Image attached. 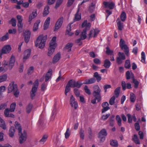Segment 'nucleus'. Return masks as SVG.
Wrapping results in <instances>:
<instances>
[{
    "mask_svg": "<svg viewBox=\"0 0 147 147\" xmlns=\"http://www.w3.org/2000/svg\"><path fill=\"white\" fill-rule=\"evenodd\" d=\"M47 39V36L41 35L39 36L35 42V46L36 47L38 46L39 48L42 49L45 46Z\"/></svg>",
    "mask_w": 147,
    "mask_h": 147,
    "instance_id": "1",
    "label": "nucleus"
},
{
    "mask_svg": "<svg viewBox=\"0 0 147 147\" xmlns=\"http://www.w3.org/2000/svg\"><path fill=\"white\" fill-rule=\"evenodd\" d=\"M56 37L54 36L51 41L48 53V55L49 56H50L53 55L55 51V49L57 46V43L56 42Z\"/></svg>",
    "mask_w": 147,
    "mask_h": 147,
    "instance_id": "2",
    "label": "nucleus"
},
{
    "mask_svg": "<svg viewBox=\"0 0 147 147\" xmlns=\"http://www.w3.org/2000/svg\"><path fill=\"white\" fill-rule=\"evenodd\" d=\"M87 20H85L82 23V27L83 28L85 27V28L83 30V32L82 33L81 38L82 40H84L87 37L86 31L89 29L90 26L91 24L90 23H87Z\"/></svg>",
    "mask_w": 147,
    "mask_h": 147,
    "instance_id": "3",
    "label": "nucleus"
},
{
    "mask_svg": "<svg viewBox=\"0 0 147 147\" xmlns=\"http://www.w3.org/2000/svg\"><path fill=\"white\" fill-rule=\"evenodd\" d=\"M94 90L92 93L93 96L97 100L98 102H99L101 99V90L98 85L94 86Z\"/></svg>",
    "mask_w": 147,
    "mask_h": 147,
    "instance_id": "4",
    "label": "nucleus"
},
{
    "mask_svg": "<svg viewBox=\"0 0 147 147\" xmlns=\"http://www.w3.org/2000/svg\"><path fill=\"white\" fill-rule=\"evenodd\" d=\"M19 135L20 136L19 140L20 143L22 144L25 142L27 138V134L26 132L24 131L22 132L19 133Z\"/></svg>",
    "mask_w": 147,
    "mask_h": 147,
    "instance_id": "5",
    "label": "nucleus"
},
{
    "mask_svg": "<svg viewBox=\"0 0 147 147\" xmlns=\"http://www.w3.org/2000/svg\"><path fill=\"white\" fill-rule=\"evenodd\" d=\"M17 85L14 84V82H12L9 84L8 87V93H10L12 91H14L17 88Z\"/></svg>",
    "mask_w": 147,
    "mask_h": 147,
    "instance_id": "6",
    "label": "nucleus"
},
{
    "mask_svg": "<svg viewBox=\"0 0 147 147\" xmlns=\"http://www.w3.org/2000/svg\"><path fill=\"white\" fill-rule=\"evenodd\" d=\"M63 17H61L57 21L55 25L54 31H57L61 27L63 23Z\"/></svg>",
    "mask_w": 147,
    "mask_h": 147,
    "instance_id": "7",
    "label": "nucleus"
},
{
    "mask_svg": "<svg viewBox=\"0 0 147 147\" xmlns=\"http://www.w3.org/2000/svg\"><path fill=\"white\" fill-rule=\"evenodd\" d=\"M70 103L71 107H74L75 109H76L78 107V105L76 101L75 100V98L72 95L70 98Z\"/></svg>",
    "mask_w": 147,
    "mask_h": 147,
    "instance_id": "8",
    "label": "nucleus"
},
{
    "mask_svg": "<svg viewBox=\"0 0 147 147\" xmlns=\"http://www.w3.org/2000/svg\"><path fill=\"white\" fill-rule=\"evenodd\" d=\"M11 47L9 45L4 46L2 49L1 51V55L3 54L9 53L11 50Z\"/></svg>",
    "mask_w": 147,
    "mask_h": 147,
    "instance_id": "9",
    "label": "nucleus"
},
{
    "mask_svg": "<svg viewBox=\"0 0 147 147\" xmlns=\"http://www.w3.org/2000/svg\"><path fill=\"white\" fill-rule=\"evenodd\" d=\"M99 31L97 29H93L90 30L89 34V38L92 37H96L99 33Z\"/></svg>",
    "mask_w": 147,
    "mask_h": 147,
    "instance_id": "10",
    "label": "nucleus"
},
{
    "mask_svg": "<svg viewBox=\"0 0 147 147\" xmlns=\"http://www.w3.org/2000/svg\"><path fill=\"white\" fill-rule=\"evenodd\" d=\"M102 106L103 108L101 111L102 113H105L110 109L109 104L107 102H103L102 104Z\"/></svg>",
    "mask_w": 147,
    "mask_h": 147,
    "instance_id": "11",
    "label": "nucleus"
},
{
    "mask_svg": "<svg viewBox=\"0 0 147 147\" xmlns=\"http://www.w3.org/2000/svg\"><path fill=\"white\" fill-rule=\"evenodd\" d=\"M22 16L18 15L17 16V18L18 21L17 26L18 27V30L21 29L23 27V24L22 23Z\"/></svg>",
    "mask_w": 147,
    "mask_h": 147,
    "instance_id": "12",
    "label": "nucleus"
},
{
    "mask_svg": "<svg viewBox=\"0 0 147 147\" xmlns=\"http://www.w3.org/2000/svg\"><path fill=\"white\" fill-rule=\"evenodd\" d=\"M31 50L29 49L26 50L24 52V55L23 58L24 61H25L30 56L31 54Z\"/></svg>",
    "mask_w": 147,
    "mask_h": 147,
    "instance_id": "13",
    "label": "nucleus"
},
{
    "mask_svg": "<svg viewBox=\"0 0 147 147\" xmlns=\"http://www.w3.org/2000/svg\"><path fill=\"white\" fill-rule=\"evenodd\" d=\"M15 61V58L14 56L12 55L10 59L8 65L9 68L10 70L11 69L14 65Z\"/></svg>",
    "mask_w": 147,
    "mask_h": 147,
    "instance_id": "14",
    "label": "nucleus"
},
{
    "mask_svg": "<svg viewBox=\"0 0 147 147\" xmlns=\"http://www.w3.org/2000/svg\"><path fill=\"white\" fill-rule=\"evenodd\" d=\"M104 5L110 9H112L114 8L115 5V3L113 2H105L103 3Z\"/></svg>",
    "mask_w": 147,
    "mask_h": 147,
    "instance_id": "15",
    "label": "nucleus"
},
{
    "mask_svg": "<svg viewBox=\"0 0 147 147\" xmlns=\"http://www.w3.org/2000/svg\"><path fill=\"white\" fill-rule=\"evenodd\" d=\"M117 25L119 30H121L123 28V23L121 22L119 18H118L116 20Z\"/></svg>",
    "mask_w": 147,
    "mask_h": 147,
    "instance_id": "16",
    "label": "nucleus"
},
{
    "mask_svg": "<svg viewBox=\"0 0 147 147\" xmlns=\"http://www.w3.org/2000/svg\"><path fill=\"white\" fill-rule=\"evenodd\" d=\"M10 110L8 108L6 109L4 111V114L5 117H14V116L13 114H9Z\"/></svg>",
    "mask_w": 147,
    "mask_h": 147,
    "instance_id": "17",
    "label": "nucleus"
},
{
    "mask_svg": "<svg viewBox=\"0 0 147 147\" xmlns=\"http://www.w3.org/2000/svg\"><path fill=\"white\" fill-rule=\"evenodd\" d=\"M52 74V70L51 69H50L46 74L45 80V82L47 81L51 78Z\"/></svg>",
    "mask_w": 147,
    "mask_h": 147,
    "instance_id": "18",
    "label": "nucleus"
},
{
    "mask_svg": "<svg viewBox=\"0 0 147 147\" xmlns=\"http://www.w3.org/2000/svg\"><path fill=\"white\" fill-rule=\"evenodd\" d=\"M61 58V54L59 53H57L54 57L53 60V63H55L57 62Z\"/></svg>",
    "mask_w": 147,
    "mask_h": 147,
    "instance_id": "19",
    "label": "nucleus"
},
{
    "mask_svg": "<svg viewBox=\"0 0 147 147\" xmlns=\"http://www.w3.org/2000/svg\"><path fill=\"white\" fill-rule=\"evenodd\" d=\"M121 48L122 50H123L126 55L128 56L129 55V49L127 45H125V46L121 47Z\"/></svg>",
    "mask_w": 147,
    "mask_h": 147,
    "instance_id": "20",
    "label": "nucleus"
},
{
    "mask_svg": "<svg viewBox=\"0 0 147 147\" xmlns=\"http://www.w3.org/2000/svg\"><path fill=\"white\" fill-rule=\"evenodd\" d=\"M0 127L4 130H5L7 129V127L5 121L0 117Z\"/></svg>",
    "mask_w": 147,
    "mask_h": 147,
    "instance_id": "21",
    "label": "nucleus"
},
{
    "mask_svg": "<svg viewBox=\"0 0 147 147\" xmlns=\"http://www.w3.org/2000/svg\"><path fill=\"white\" fill-rule=\"evenodd\" d=\"M40 22V20H37L36 22L34 23L33 28V30L34 32L36 31L38 28L39 24Z\"/></svg>",
    "mask_w": 147,
    "mask_h": 147,
    "instance_id": "22",
    "label": "nucleus"
},
{
    "mask_svg": "<svg viewBox=\"0 0 147 147\" xmlns=\"http://www.w3.org/2000/svg\"><path fill=\"white\" fill-rule=\"evenodd\" d=\"M107 135V134L105 129H102L99 133L98 137L102 138V137H105Z\"/></svg>",
    "mask_w": 147,
    "mask_h": 147,
    "instance_id": "23",
    "label": "nucleus"
},
{
    "mask_svg": "<svg viewBox=\"0 0 147 147\" xmlns=\"http://www.w3.org/2000/svg\"><path fill=\"white\" fill-rule=\"evenodd\" d=\"M96 81V80L94 78H92L87 79L83 83L85 84H90L94 83Z\"/></svg>",
    "mask_w": 147,
    "mask_h": 147,
    "instance_id": "24",
    "label": "nucleus"
},
{
    "mask_svg": "<svg viewBox=\"0 0 147 147\" xmlns=\"http://www.w3.org/2000/svg\"><path fill=\"white\" fill-rule=\"evenodd\" d=\"M72 46L73 44L72 43H68L67 44L64 48L65 51L68 52L71 51Z\"/></svg>",
    "mask_w": 147,
    "mask_h": 147,
    "instance_id": "25",
    "label": "nucleus"
},
{
    "mask_svg": "<svg viewBox=\"0 0 147 147\" xmlns=\"http://www.w3.org/2000/svg\"><path fill=\"white\" fill-rule=\"evenodd\" d=\"M111 65V62L109 59H107L105 60L103 65L105 68H109Z\"/></svg>",
    "mask_w": 147,
    "mask_h": 147,
    "instance_id": "26",
    "label": "nucleus"
},
{
    "mask_svg": "<svg viewBox=\"0 0 147 147\" xmlns=\"http://www.w3.org/2000/svg\"><path fill=\"white\" fill-rule=\"evenodd\" d=\"M131 75L133 76V77H131V79L133 80V82L134 84V87L135 88H137L138 86L139 83L136 80L134 79L133 74L132 73Z\"/></svg>",
    "mask_w": 147,
    "mask_h": 147,
    "instance_id": "27",
    "label": "nucleus"
},
{
    "mask_svg": "<svg viewBox=\"0 0 147 147\" xmlns=\"http://www.w3.org/2000/svg\"><path fill=\"white\" fill-rule=\"evenodd\" d=\"M15 129L13 127H11L9 130V135L11 137H13L14 136Z\"/></svg>",
    "mask_w": 147,
    "mask_h": 147,
    "instance_id": "28",
    "label": "nucleus"
},
{
    "mask_svg": "<svg viewBox=\"0 0 147 147\" xmlns=\"http://www.w3.org/2000/svg\"><path fill=\"white\" fill-rule=\"evenodd\" d=\"M37 16L36 11L33 12L32 14H30L29 16V22H30L32 20L36 17Z\"/></svg>",
    "mask_w": 147,
    "mask_h": 147,
    "instance_id": "29",
    "label": "nucleus"
},
{
    "mask_svg": "<svg viewBox=\"0 0 147 147\" xmlns=\"http://www.w3.org/2000/svg\"><path fill=\"white\" fill-rule=\"evenodd\" d=\"M49 7L48 5H47L44 8V11L43 12V16L45 17L49 13Z\"/></svg>",
    "mask_w": 147,
    "mask_h": 147,
    "instance_id": "30",
    "label": "nucleus"
},
{
    "mask_svg": "<svg viewBox=\"0 0 147 147\" xmlns=\"http://www.w3.org/2000/svg\"><path fill=\"white\" fill-rule=\"evenodd\" d=\"M79 9H78L75 15L74 20V21H77L80 20L81 19V16L80 14L78 13Z\"/></svg>",
    "mask_w": 147,
    "mask_h": 147,
    "instance_id": "31",
    "label": "nucleus"
},
{
    "mask_svg": "<svg viewBox=\"0 0 147 147\" xmlns=\"http://www.w3.org/2000/svg\"><path fill=\"white\" fill-rule=\"evenodd\" d=\"M120 17L122 21L123 22L125 21L126 18V15L124 11H122L121 12Z\"/></svg>",
    "mask_w": 147,
    "mask_h": 147,
    "instance_id": "32",
    "label": "nucleus"
},
{
    "mask_svg": "<svg viewBox=\"0 0 147 147\" xmlns=\"http://www.w3.org/2000/svg\"><path fill=\"white\" fill-rule=\"evenodd\" d=\"M15 126L16 129H18L19 133L22 131V129L20 124L17 121L15 122Z\"/></svg>",
    "mask_w": 147,
    "mask_h": 147,
    "instance_id": "33",
    "label": "nucleus"
},
{
    "mask_svg": "<svg viewBox=\"0 0 147 147\" xmlns=\"http://www.w3.org/2000/svg\"><path fill=\"white\" fill-rule=\"evenodd\" d=\"M94 77L96 78L98 82H99L101 80V77L97 72H95L94 73Z\"/></svg>",
    "mask_w": 147,
    "mask_h": 147,
    "instance_id": "34",
    "label": "nucleus"
},
{
    "mask_svg": "<svg viewBox=\"0 0 147 147\" xmlns=\"http://www.w3.org/2000/svg\"><path fill=\"white\" fill-rule=\"evenodd\" d=\"M37 90L34 88H32L30 92V96L31 98L33 99L34 97L35 96L36 93V92Z\"/></svg>",
    "mask_w": 147,
    "mask_h": 147,
    "instance_id": "35",
    "label": "nucleus"
},
{
    "mask_svg": "<svg viewBox=\"0 0 147 147\" xmlns=\"http://www.w3.org/2000/svg\"><path fill=\"white\" fill-rule=\"evenodd\" d=\"M130 100L131 102H134L135 101L136 97L135 95L133 93H131L130 94Z\"/></svg>",
    "mask_w": 147,
    "mask_h": 147,
    "instance_id": "36",
    "label": "nucleus"
},
{
    "mask_svg": "<svg viewBox=\"0 0 147 147\" xmlns=\"http://www.w3.org/2000/svg\"><path fill=\"white\" fill-rule=\"evenodd\" d=\"M48 137V136L47 135H44L43 136L42 138L40 140L39 142L43 144L47 140Z\"/></svg>",
    "mask_w": 147,
    "mask_h": 147,
    "instance_id": "37",
    "label": "nucleus"
},
{
    "mask_svg": "<svg viewBox=\"0 0 147 147\" xmlns=\"http://www.w3.org/2000/svg\"><path fill=\"white\" fill-rule=\"evenodd\" d=\"M7 77V75L6 74H4L0 76V83L6 81Z\"/></svg>",
    "mask_w": 147,
    "mask_h": 147,
    "instance_id": "38",
    "label": "nucleus"
},
{
    "mask_svg": "<svg viewBox=\"0 0 147 147\" xmlns=\"http://www.w3.org/2000/svg\"><path fill=\"white\" fill-rule=\"evenodd\" d=\"M16 106V104L15 102L12 103L11 104L10 106V112H14Z\"/></svg>",
    "mask_w": 147,
    "mask_h": 147,
    "instance_id": "39",
    "label": "nucleus"
},
{
    "mask_svg": "<svg viewBox=\"0 0 147 147\" xmlns=\"http://www.w3.org/2000/svg\"><path fill=\"white\" fill-rule=\"evenodd\" d=\"M133 140L136 144H140L139 140L138 138V137L136 134H134V138H133Z\"/></svg>",
    "mask_w": 147,
    "mask_h": 147,
    "instance_id": "40",
    "label": "nucleus"
},
{
    "mask_svg": "<svg viewBox=\"0 0 147 147\" xmlns=\"http://www.w3.org/2000/svg\"><path fill=\"white\" fill-rule=\"evenodd\" d=\"M120 91V87H117L114 91L115 94L116 96V97L117 98L119 94Z\"/></svg>",
    "mask_w": 147,
    "mask_h": 147,
    "instance_id": "41",
    "label": "nucleus"
},
{
    "mask_svg": "<svg viewBox=\"0 0 147 147\" xmlns=\"http://www.w3.org/2000/svg\"><path fill=\"white\" fill-rule=\"evenodd\" d=\"M75 81L73 80H71L69 81L67 84L71 88H74Z\"/></svg>",
    "mask_w": 147,
    "mask_h": 147,
    "instance_id": "42",
    "label": "nucleus"
},
{
    "mask_svg": "<svg viewBox=\"0 0 147 147\" xmlns=\"http://www.w3.org/2000/svg\"><path fill=\"white\" fill-rule=\"evenodd\" d=\"M116 119L117 121V123L119 126L121 125V119L120 116L119 115H116Z\"/></svg>",
    "mask_w": 147,
    "mask_h": 147,
    "instance_id": "43",
    "label": "nucleus"
},
{
    "mask_svg": "<svg viewBox=\"0 0 147 147\" xmlns=\"http://www.w3.org/2000/svg\"><path fill=\"white\" fill-rule=\"evenodd\" d=\"M106 53L108 55H112L113 53V51L111 50L108 47H106Z\"/></svg>",
    "mask_w": 147,
    "mask_h": 147,
    "instance_id": "44",
    "label": "nucleus"
},
{
    "mask_svg": "<svg viewBox=\"0 0 147 147\" xmlns=\"http://www.w3.org/2000/svg\"><path fill=\"white\" fill-rule=\"evenodd\" d=\"M9 38V34L7 33L5 35L0 38V40L1 41H4L7 40Z\"/></svg>",
    "mask_w": 147,
    "mask_h": 147,
    "instance_id": "45",
    "label": "nucleus"
},
{
    "mask_svg": "<svg viewBox=\"0 0 147 147\" xmlns=\"http://www.w3.org/2000/svg\"><path fill=\"white\" fill-rule=\"evenodd\" d=\"M39 84L38 80H36L33 84L32 88H34L37 90Z\"/></svg>",
    "mask_w": 147,
    "mask_h": 147,
    "instance_id": "46",
    "label": "nucleus"
},
{
    "mask_svg": "<svg viewBox=\"0 0 147 147\" xmlns=\"http://www.w3.org/2000/svg\"><path fill=\"white\" fill-rule=\"evenodd\" d=\"M70 134V132L69 128L67 129L66 131L65 134V137L66 139L68 138Z\"/></svg>",
    "mask_w": 147,
    "mask_h": 147,
    "instance_id": "47",
    "label": "nucleus"
},
{
    "mask_svg": "<svg viewBox=\"0 0 147 147\" xmlns=\"http://www.w3.org/2000/svg\"><path fill=\"white\" fill-rule=\"evenodd\" d=\"M115 97L113 96L110 99L109 102L111 105H113L115 103Z\"/></svg>",
    "mask_w": 147,
    "mask_h": 147,
    "instance_id": "48",
    "label": "nucleus"
},
{
    "mask_svg": "<svg viewBox=\"0 0 147 147\" xmlns=\"http://www.w3.org/2000/svg\"><path fill=\"white\" fill-rule=\"evenodd\" d=\"M32 107V105L31 104H29L26 108L27 112L28 113H30L31 112Z\"/></svg>",
    "mask_w": 147,
    "mask_h": 147,
    "instance_id": "49",
    "label": "nucleus"
},
{
    "mask_svg": "<svg viewBox=\"0 0 147 147\" xmlns=\"http://www.w3.org/2000/svg\"><path fill=\"white\" fill-rule=\"evenodd\" d=\"M74 88L76 87L77 88H80L81 86L82 85V83H80L78 81L76 82L75 81Z\"/></svg>",
    "mask_w": 147,
    "mask_h": 147,
    "instance_id": "50",
    "label": "nucleus"
},
{
    "mask_svg": "<svg viewBox=\"0 0 147 147\" xmlns=\"http://www.w3.org/2000/svg\"><path fill=\"white\" fill-rule=\"evenodd\" d=\"M145 53L144 52H142L141 53V60L142 62L144 63L145 62Z\"/></svg>",
    "mask_w": 147,
    "mask_h": 147,
    "instance_id": "51",
    "label": "nucleus"
},
{
    "mask_svg": "<svg viewBox=\"0 0 147 147\" xmlns=\"http://www.w3.org/2000/svg\"><path fill=\"white\" fill-rule=\"evenodd\" d=\"M110 144L113 146H118V143L117 141L116 140H112L111 141Z\"/></svg>",
    "mask_w": 147,
    "mask_h": 147,
    "instance_id": "52",
    "label": "nucleus"
},
{
    "mask_svg": "<svg viewBox=\"0 0 147 147\" xmlns=\"http://www.w3.org/2000/svg\"><path fill=\"white\" fill-rule=\"evenodd\" d=\"M110 115V114L109 113L107 114L103 115L101 117V119L103 121L106 120Z\"/></svg>",
    "mask_w": 147,
    "mask_h": 147,
    "instance_id": "53",
    "label": "nucleus"
},
{
    "mask_svg": "<svg viewBox=\"0 0 147 147\" xmlns=\"http://www.w3.org/2000/svg\"><path fill=\"white\" fill-rule=\"evenodd\" d=\"M125 67L126 68L129 69L130 67V64L129 60H127L125 61Z\"/></svg>",
    "mask_w": 147,
    "mask_h": 147,
    "instance_id": "54",
    "label": "nucleus"
},
{
    "mask_svg": "<svg viewBox=\"0 0 147 147\" xmlns=\"http://www.w3.org/2000/svg\"><path fill=\"white\" fill-rule=\"evenodd\" d=\"M118 57L122 59L123 60L125 59V56L124 53L121 52H119L118 53Z\"/></svg>",
    "mask_w": 147,
    "mask_h": 147,
    "instance_id": "55",
    "label": "nucleus"
},
{
    "mask_svg": "<svg viewBox=\"0 0 147 147\" xmlns=\"http://www.w3.org/2000/svg\"><path fill=\"white\" fill-rule=\"evenodd\" d=\"M34 68L33 67L31 66L29 68L28 70L27 74L28 75L31 74L33 72Z\"/></svg>",
    "mask_w": 147,
    "mask_h": 147,
    "instance_id": "56",
    "label": "nucleus"
},
{
    "mask_svg": "<svg viewBox=\"0 0 147 147\" xmlns=\"http://www.w3.org/2000/svg\"><path fill=\"white\" fill-rule=\"evenodd\" d=\"M63 1V0H57L55 7V8H57V7H59L62 3Z\"/></svg>",
    "mask_w": 147,
    "mask_h": 147,
    "instance_id": "57",
    "label": "nucleus"
},
{
    "mask_svg": "<svg viewBox=\"0 0 147 147\" xmlns=\"http://www.w3.org/2000/svg\"><path fill=\"white\" fill-rule=\"evenodd\" d=\"M131 74L129 71H127L126 72V78L127 80H129L131 78V77H133V75H131Z\"/></svg>",
    "mask_w": 147,
    "mask_h": 147,
    "instance_id": "58",
    "label": "nucleus"
},
{
    "mask_svg": "<svg viewBox=\"0 0 147 147\" xmlns=\"http://www.w3.org/2000/svg\"><path fill=\"white\" fill-rule=\"evenodd\" d=\"M6 90V87L4 86H2L0 87V94L5 92Z\"/></svg>",
    "mask_w": 147,
    "mask_h": 147,
    "instance_id": "59",
    "label": "nucleus"
},
{
    "mask_svg": "<svg viewBox=\"0 0 147 147\" xmlns=\"http://www.w3.org/2000/svg\"><path fill=\"white\" fill-rule=\"evenodd\" d=\"M80 138L83 140L84 139V130L81 129L80 130Z\"/></svg>",
    "mask_w": 147,
    "mask_h": 147,
    "instance_id": "60",
    "label": "nucleus"
},
{
    "mask_svg": "<svg viewBox=\"0 0 147 147\" xmlns=\"http://www.w3.org/2000/svg\"><path fill=\"white\" fill-rule=\"evenodd\" d=\"M119 45L120 47L126 45L125 44V41L122 38L121 39L119 42Z\"/></svg>",
    "mask_w": 147,
    "mask_h": 147,
    "instance_id": "61",
    "label": "nucleus"
},
{
    "mask_svg": "<svg viewBox=\"0 0 147 147\" xmlns=\"http://www.w3.org/2000/svg\"><path fill=\"white\" fill-rule=\"evenodd\" d=\"M84 89L86 93L88 94L89 95L91 94V92L90 90L88 88L87 86H85L84 88Z\"/></svg>",
    "mask_w": 147,
    "mask_h": 147,
    "instance_id": "62",
    "label": "nucleus"
},
{
    "mask_svg": "<svg viewBox=\"0 0 147 147\" xmlns=\"http://www.w3.org/2000/svg\"><path fill=\"white\" fill-rule=\"evenodd\" d=\"M134 127L136 131H138L140 130V127L138 123H136L134 124Z\"/></svg>",
    "mask_w": 147,
    "mask_h": 147,
    "instance_id": "63",
    "label": "nucleus"
},
{
    "mask_svg": "<svg viewBox=\"0 0 147 147\" xmlns=\"http://www.w3.org/2000/svg\"><path fill=\"white\" fill-rule=\"evenodd\" d=\"M11 24L12 26L15 27L16 25V20L14 18H12L11 21Z\"/></svg>",
    "mask_w": 147,
    "mask_h": 147,
    "instance_id": "64",
    "label": "nucleus"
}]
</instances>
